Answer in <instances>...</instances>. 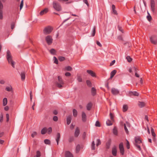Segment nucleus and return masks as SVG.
Segmentation results:
<instances>
[{"mask_svg":"<svg viewBox=\"0 0 157 157\" xmlns=\"http://www.w3.org/2000/svg\"><path fill=\"white\" fill-rule=\"evenodd\" d=\"M119 149H122L124 148L123 147V144L122 143H121L119 145Z\"/></svg>","mask_w":157,"mask_h":157,"instance_id":"obj_55","label":"nucleus"},{"mask_svg":"<svg viewBox=\"0 0 157 157\" xmlns=\"http://www.w3.org/2000/svg\"><path fill=\"white\" fill-rule=\"evenodd\" d=\"M40 152L39 151H37L36 152V155L34 157H40Z\"/></svg>","mask_w":157,"mask_h":157,"instance_id":"obj_38","label":"nucleus"},{"mask_svg":"<svg viewBox=\"0 0 157 157\" xmlns=\"http://www.w3.org/2000/svg\"><path fill=\"white\" fill-rule=\"evenodd\" d=\"M3 5L1 2L0 1V11H2Z\"/></svg>","mask_w":157,"mask_h":157,"instance_id":"obj_54","label":"nucleus"},{"mask_svg":"<svg viewBox=\"0 0 157 157\" xmlns=\"http://www.w3.org/2000/svg\"><path fill=\"white\" fill-rule=\"evenodd\" d=\"M65 69L67 71H71L72 70V69L71 67L68 66L65 67Z\"/></svg>","mask_w":157,"mask_h":157,"instance_id":"obj_40","label":"nucleus"},{"mask_svg":"<svg viewBox=\"0 0 157 157\" xmlns=\"http://www.w3.org/2000/svg\"><path fill=\"white\" fill-rule=\"evenodd\" d=\"M117 150L116 147H114L112 148V154L114 156H116L117 155Z\"/></svg>","mask_w":157,"mask_h":157,"instance_id":"obj_18","label":"nucleus"},{"mask_svg":"<svg viewBox=\"0 0 157 157\" xmlns=\"http://www.w3.org/2000/svg\"><path fill=\"white\" fill-rule=\"evenodd\" d=\"M21 79L22 80H25V74L24 72H21Z\"/></svg>","mask_w":157,"mask_h":157,"instance_id":"obj_31","label":"nucleus"},{"mask_svg":"<svg viewBox=\"0 0 157 157\" xmlns=\"http://www.w3.org/2000/svg\"><path fill=\"white\" fill-rule=\"evenodd\" d=\"M23 6V0H21L20 6V9L21 10Z\"/></svg>","mask_w":157,"mask_h":157,"instance_id":"obj_47","label":"nucleus"},{"mask_svg":"<svg viewBox=\"0 0 157 157\" xmlns=\"http://www.w3.org/2000/svg\"><path fill=\"white\" fill-rule=\"evenodd\" d=\"M65 75L66 76H69L71 75V74L69 72H67L65 74Z\"/></svg>","mask_w":157,"mask_h":157,"instance_id":"obj_64","label":"nucleus"},{"mask_svg":"<svg viewBox=\"0 0 157 157\" xmlns=\"http://www.w3.org/2000/svg\"><path fill=\"white\" fill-rule=\"evenodd\" d=\"M47 132V128H44L41 130V133L42 134L44 135Z\"/></svg>","mask_w":157,"mask_h":157,"instance_id":"obj_27","label":"nucleus"},{"mask_svg":"<svg viewBox=\"0 0 157 157\" xmlns=\"http://www.w3.org/2000/svg\"><path fill=\"white\" fill-rule=\"evenodd\" d=\"M92 104L91 102H90L87 104L86 105V109L88 110H90L92 107Z\"/></svg>","mask_w":157,"mask_h":157,"instance_id":"obj_24","label":"nucleus"},{"mask_svg":"<svg viewBox=\"0 0 157 157\" xmlns=\"http://www.w3.org/2000/svg\"><path fill=\"white\" fill-rule=\"evenodd\" d=\"M112 9L113 13L117 15V12L115 10L116 7L114 5H112Z\"/></svg>","mask_w":157,"mask_h":157,"instance_id":"obj_21","label":"nucleus"},{"mask_svg":"<svg viewBox=\"0 0 157 157\" xmlns=\"http://www.w3.org/2000/svg\"><path fill=\"white\" fill-rule=\"evenodd\" d=\"M127 141L126 143V147L128 149H129L130 148V144L129 141L127 140H126Z\"/></svg>","mask_w":157,"mask_h":157,"instance_id":"obj_53","label":"nucleus"},{"mask_svg":"<svg viewBox=\"0 0 157 157\" xmlns=\"http://www.w3.org/2000/svg\"><path fill=\"white\" fill-rule=\"evenodd\" d=\"M150 41L151 43L154 44H156L157 43V40H155L153 37H150Z\"/></svg>","mask_w":157,"mask_h":157,"instance_id":"obj_26","label":"nucleus"},{"mask_svg":"<svg viewBox=\"0 0 157 157\" xmlns=\"http://www.w3.org/2000/svg\"><path fill=\"white\" fill-rule=\"evenodd\" d=\"M48 11V8H45L43 10L41 11L40 13V15L41 16L47 13Z\"/></svg>","mask_w":157,"mask_h":157,"instance_id":"obj_14","label":"nucleus"},{"mask_svg":"<svg viewBox=\"0 0 157 157\" xmlns=\"http://www.w3.org/2000/svg\"><path fill=\"white\" fill-rule=\"evenodd\" d=\"M73 116L74 117H76L77 115L78 112L77 110L75 109H74L73 110Z\"/></svg>","mask_w":157,"mask_h":157,"instance_id":"obj_30","label":"nucleus"},{"mask_svg":"<svg viewBox=\"0 0 157 157\" xmlns=\"http://www.w3.org/2000/svg\"><path fill=\"white\" fill-rule=\"evenodd\" d=\"M15 23L14 22L12 23L11 24V28L12 29H13L15 27Z\"/></svg>","mask_w":157,"mask_h":157,"instance_id":"obj_59","label":"nucleus"},{"mask_svg":"<svg viewBox=\"0 0 157 157\" xmlns=\"http://www.w3.org/2000/svg\"><path fill=\"white\" fill-rule=\"evenodd\" d=\"M135 142L134 144L135 146L140 151L141 150V148L139 144L141 142V140L140 136H137L135 137Z\"/></svg>","mask_w":157,"mask_h":157,"instance_id":"obj_2","label":"nucleus"},{"mask_svg":"<svg viewBox=\"0 0 157 157\" xmlns=\"http://www.w3.org/2000/svg\"><path fill=\"white\" fill-rule=\"evenodd\" d=\"M111 93L114 95H117L119 93V91L117 89L113 88L111 89Z\"/></svg>","mask_w":157,"mask_h":157,"instance_id":"obj_7","label":"nucleus"},{"mask_svg":"<svg viewBox=\"0 0 157 157\" xmlns=\"http://www.w3.org/2000/svg\"><path fill=\"white\" fill-rule=\"evenodd\" d=\"M37 133L36 132H33L31 134V136L33 138H34V137L37 135Z\"/></svg>","mask_w":157,"mask_h":157,"instance_id":"obj_48","label":"nucleus"},{"mask_svg":"<svg viewBox=\"0 0 157 157\" xmlns=\"http://www.w3.org/2000/svg\"><path fill=\"white\" fill-rule=\"evenodd\" d=\"M109 115L110 119H111V121H114V120L113 119V114L111 113H110L109 114Z\"/></svg>","mask_w":157,"mask_h":157,"instance_id":"obj_42","label":"nucleus"},{"mask_svg":"<svg viewBox=\"0 0 157 157\" xmlns=\"http://www.w3.org/2000/svg\"><path fill=\"white\" fill-rule=\"evenodd\" d=\"M53 30V28L50 26H48L45 27L43 30V33L45 35L50 34Z\"/></svg>","mask_w":157,"mask_h":157,"instance_id":"obj_5","label":"nucleus"},{"mask_svg":"<svg viewBox=\"0 0 157 157\" xmlns=\"http://www.w3.org/2000/svg\"><path fill=\"white\" fill-rule=\"evenodd\" d=\"M101 142L100 139H98L97 141L96 146H98L101 144Z\"/></svg>","mask_w":157,"mask_h":157,"instance_id":"obj_46","label":"nucleus"},{"mask_svg":"<svg viewBox=\"0 0 157 157\" xmlns=\"http://www.w3.org/2000/svg\"><path fill=\"white\" fill-rule=\"evenodd\" d=\"M47 131H48V134H50L52 132V128L51 127L49 128L48 129H47Z\"/></svg>","mask_w":157,"mask_h":157,"instance_id":"obj_49","label":"nucleus"},{"mask_svg":"<svg viewBox=\"0 0 157 157\" xmlns=\"http://www.w3.org/2000/svg\"><path fill=\"white\" fill-rule=\"evenodd\" d=\"M3 19L2 11H0V19Z\"/></svg>","mask_w":157,"mask_h":157,"instance_id":"obj_60","label":"nucleus"},{"mask_svg":"<svg viewBox=\"0 0 157 157\" xmlns=\"http://www.w3.org/2000/svg\"><path fill=\"white\" fill-rule=\"evenodd\" d=\"M30 99L31 101H32V98H33V95L32 92L31 91L30 92Z\"/></svg>","mask_w":157,"mask_h":157,"instance_id":"obj_62","label":"nucleus"},{"mask_svg":"<svg viewBox=\"0 0 157 157\" xmlns=\"http://www.w3.org/2000/svg\"><path fill=\"white\" fill-rule=\"evenodd\" d=\"M5 90L8 92H10L12 93L13 92V88L11 85L6 86L5 88Z\"/></svg>","mask_w":157,"mask_h":157,"instance_id":"obj_11","label":"nucleus"},{"mask_svg":"<svg viewBox=\"0 0 157 157\" xmlns=\"http://www.w3.org/2000/svg\"><path fill=\"white\" fill-rule=\"evenodd\" d=\"M50 53L52 55H55L56 53V51L53 48L51 49L50 51Z\"/></svg>","mask_w":157,"mask_h":157,"instance_id":"obj_37","label":"nucleus"},{"mask_svg":"<svg viewBox=\"0 0 157 157\" xmlns=\"http://www.w3.org/2000/svg\"><path fill=\"white\" fill-rule=\"evenodd\" d=\"M120 152L121 153L122 155H123L124 154V148H123L122 149H120Z\"/></svg>","mask_w":157,"mask_h":157,"instance_id":"obj_56","label":"nucleus"},{"mask_svg":"<svg viewBox=\"0 0 157 157\" xmlns=\"http://www.w3.org/2000/svg\"><path fill=\"white\" fill-rule=\"evenodd\" d=\"M53 59L54 60V63L56 64H58V60L56 58L55 56H54L53 57Z\"/></svg>","mask_w":157,"mask_h":157,"instance_id":"obj_50","label":"nucleus"},{"mask_svg":"<svg viewBox=\"0 0 157 157\" xmlns=\"http://www.w3.org/2000/svg\"><path fill=\"white\" fill-rule=\"evenodd\" d=\"M80 133V131L78 127H77L75 129V132L74 136L76 137H77L78 136Z\"/></svg>","mask_w":157,"mask_h":157,"instance_id":"obj_13","label":"nucleus"},{"mask_svg":"<svg viewBox=\"0 0 157 157\" xmlns=\"http://www.w3.org/2000/svg\"><path fill=\"white\" fill-rule=\"evenodd\" d=\"M106 123L107 125L108 126H110V125H112V124H113L111 122V121L109 120H108L106 121Z\"/></svg>","mask_w":157,"mask_h":157,"instance_id":"obj_39","label":"nucleus"},{"mask_svg":"<svg viewBox=\"0 0 157 157\" xmlns=\"http://www.w3.org/2000/svg\"><path fill=\"white\" fill-rule=\"evenodd\" d=\"M86 83L87 85L90 86L91 85V82L89 80H87L86 81Z\"/></svg>","mask_w":157,"mask_h":157,"instance_id":"obj_63","label":"nucleus"},{"mask_svg":"<svg viewBox=\"0 0 157 157\" xmlns=\"http://www.w3.org/2000/svg\"><path fill=\"white\" fill-rule=\"evenodd\" d=\"M147 14H148V15L147 16V20L149 21H150L152 19V17L148 12H147Z\"/></svg>","mask_w":157,"mask_h":157,"instance_id":"obj_35","label":"nucleus"},{"mask_svg":"<svg viewBox=\"0 0 157 157\" xmlns=\"http://www.w3.org/2000/svg\"><path fill=\"white\" fill-rule=\"evenodd\" d=\"M45 39L48 45H51L52 43L53 39L51 36L50 35L47 36L45 37Z\"/></svg>","mask_w":157,"mask_h":157,"instance_id":"obj_6","label":"nucleus"},{"mask_svg":"<svg viewBox=\"0 0 157 157\" xmlns=\"http://www.w3.org/2000/svg\"><path fill=\"white\" fill-rule=\"evenodd\" d=\"M58 59L60 61H64L65 59V58L64 57L60 56L59 57Z\"/></svg>","mask_w":157,"mask_h":157,"instance_id":"obj_45","label":"nucleus"},{"mask_svg":"<svg viewBox=\"0 0 157 157\" xmlns=\"http://www.w3.org/2000/svg\"><path fill=\"white\" fill-rule=\"evenodd\" d=\"M91 94L93 96L96 94V89L94 87H92L91 88Z\"/></svg>","mask_w":157,"mask_h":157,"instance_id":"obj_25","label":"nucleus"},{"mask_svg":"<svg viewBox=\"0 0 157 157\" xmlns=\"http://www.w3.org/2000/svg\"><path fill=\"white\" fill-rule=\"evenodd\" d=\"M80 149V146L79 144H78L76 147V153H78Z\"/></svg>","mask_w":157,"mask_h":157,"instance_id":"obj_32","label":"nucleus"},{"mask_svg":"<svg viewBox=\"0 0 157 157\" xmlns=\"http://www.w3.org/2000/svg\"><path fill=\"white\" fill-rule=\"evenodd\" d=\"M59 2L62 3H65L66 4H68L72 3L73 1L70 0H58Z\"/></svg>","mask_w":157,"mask_h":157,"instance_id":"obj_8","label":"nucleus"},{"mask_svg":"<svg viewBox=\"0 0 157 157\" xmlns=\"http://www.w3.org/2000/svg\"><path fill=\"white\" fill-rule=\"evenodd\" d=\"M53 120L55 121H58V118L56 116H54L53 117Z\"/></svg>","mask_w":157,"mask_h":157,"instance_id":"obj_57","label":"nucleus"},{"mask_svg":"<svg viewBox=\"0 0 157 157\" xmlns=\"http://www.w3.org/2000/svg\"><path fill=\"white\" fill-rule=\"evenodd\" d=\"M113 133L115 135H117V131L116 127H114L113 129Z\"/></svg>","mask_w":157,"mask_h":157,"instance_id":"obj_34","label":"nucleus"},{"mask_svg":"<svg viewBox=\"0 0 157 157\" xmlns=\"http://www.w3.org/2000/svg\"><path fill=\"white\" fill-rule=\"evenodd\" d=\"M52 5L54 9L57 11H61L62 10L60 5L56 2H53L52 3Z\"/></svg>","mask_w":157,"mask_h":157,"instance_id":"obj_4","label":"nucleus"},{"mask_svg":"<svg viewBox=\"0 0 157 157\" xmlns=\"http://www.w3.org/2000/svg\"><path fill=\"white\" fill-rule=\"evenodd\" d=\"M6 121L8 122L9 120V114L8 113H7L6 114Z\"/></svg>","mask_w":157,"mask_h":157,"instance_id":"obj_58","label":"nucleus"},{"mask_svg":"<svg viewBox=\"0 0 157 157\" xmlns=\"http://www.w3.org/2000/svg\"><path fill=\"white\" fill-rule=\"evenodd\" d=\"M151 11L154 12L155 10V2L154 1H151Z\"/></svg>","mask_w":157,"mask_h":157,"instance_id":"obj_9","label":"nucleus"},{"mask_svg":"<svg viewBox=\"0 0 157 157\" xmlns=\"http://www.w3.org/2000/svg\"><path fill=\"white\" fill-rule=\"evenodd\" d=\"M7 103V100L6 98H4L3 100V106H6Z\"/></svg>","mask_w":157,"mask_h":157,"instance_id":"obj_29","label":"nucleus"},{"mask_svg":"<svg viewBox=\"0 0 157 157\" xmlns=\"http://www.w3.org/2000/svg\"><path fill=\"white\" fill-rule=\"evenodd\" d=\"M96 33V28L95 27H94L93 29V31L92 33V36H94Z\"/></svg>","mask_w":157,"mask_h":157,"instance_id":"obj_41","label":"nucleus"},{"mask_svg":"<svg viewBox=\"0 0 157 157\" xmlns=\"http://www.w3.org/2000/svg\"><path fill=\"white\" fill-rule=\"evenodd\" d=\"M128 106L126 105H123V111L124 112L127 111L128 109Z\"/></svg>","mask_w":157,"mask_h":157,"instance_id":"obj_28","label":"nucleus"},{"mask_svg":"<svg viewBox=\"0 0 157 157\" xmlns=\"http://www.w3.org/2000/svg\"><path fill=\"white\" fill-rule=\"evenodd\" d=\"M117 72V71L116 70H114L112 71L110 73V78H112L114 75H115Z\"/></svg>","mask_w":157,"mask_h":157,"instance_id":"obj_19","label":"nucleus"},{"mask_svg":"<svg viewBox=\"0 0 157 157\" xmlns=\"http://www.w3.org/2000/svg\"><path fill=\"white\" fill-rule=\"evenodd\" d=\"M138 105L139 107L142 108L145 105V103L143 102L139 101Z\"/></svg>","mask_w":157,"mask_h":157,"instance_id":"obj_22","label":"nucleus"},{"mask_svg":"<svg viewBox=\"0 0 157 157\" xmlns=\"http://www.w3.org/2000/svg\"><path fill=\"white\" fill-rule=\"evenodd\" d=\"M124 130L127 133V134H128L129 132L128 130V129L127 128L126 124H124Z\"/></svg>","mask_w":157,"mask_h":157,"instance_id":"obj_43","label":"nucleus"},{"mask_svg":"<svg viewBox=\"0 0 157 157\" xmlns=\"http://www.w3.org/2000/svg\"><path fill=\"white\" fill-rule=\"evenodd\" d=\"M60 138V134L59 133H58L57 134V138L56 139V140L57 142V144L58 145L59 144V142Z\"/></svg>","mask_w":157,"mask_h":157,"instance_id":"obj_20","label":"nucleus"},{"mask_svg":"<svg viewBox=\"0 0 157 157\" xmlns=\"http://www.w3.org/2000/svg\"><path fill=\"white\" fill-rule=\"evenodd\" d=\"M58 81H56L55 82V84L56 86L59 88H61L63 87V85L64 84L62 77L60 76H58Z\"/></svg>","mask_w":157,"mask_h":157,"instance_id":"obj_3","label":"nucleus"},{"mask_svg":"<svg viewBox=\"0 0 157 157\" xmlns=\"http://www.w3.org/2000/svg\"><path fill=\"white\" fill-rule=\"evenodd\" d=\"M71 117L70 116H69L67 117V123L68 125L70 124L71 121Z\"/></svg>","mask_w":157,"mask_h":157,"instance_id":"obj_23","label":"nucleus"},{"mask_svg":"<svg viewBox=\"0 0 157 157\" xmlns=\"http://www.w3.org/2000/svg\"><path fill=\"white\" fill-rule=\"evenodd\" d=\"M129 96H131L132 95L135 96H138L139 95V93L136 91L132 92V91H130L129 92Z\"/></svg>","mask_w":157,"mask_h":157,"instance_id":"obj_10","label":"nucleus"},{"mask_svg":"<svg viewBox=\"0 0 157 157\" xmlns=\"http://www.w3.org/2000/svg\"><path fill=\"white\" fill-rule=\"evenodd\" d=\"M87 72L92 77H95L96 76L95 73L91 70H87Z\"/></svg>","mask_w":157,"mask_h":157,"instance_id":"obj_17","label":"nucleus"},{"mask_svg":"<svg viewBox=\"0 0 157 157\" xmlns=\"http://www.w3.org/2000/svg\"><path fill=\"white\" fill-rule=\"evenodd\" d=\"M65 157H73V155L69 151H66L65 153Z\"/></svg>","mask_w":157,"mask_h":157,"instance_id":"obj_16","label":"nucleus"},{"mask_svg":"<svg viewBox=\"0 0 157 157\" xmlns=\"http://www.w3.org/2000/svg\"><path fill=\"white\" fill-rule=\"evenodd\" d=\"M126 59H127L128 62H131L132 60V59L129 56H127L126 57Z\"/></svg>","mask_w":157,"mask_h":157,"instance_id":"obj_44","label":"nucleus"},{"mask_svg":"<svg viewBox=\"0 0 157 157\" xmlns=\"http://www.w3.org/2000/svg\"><path fill=\"white\" fill-rule=\"evenodd\" d=\"M118 29L121 31L122 33H123V30L121 27H120L119 26H118Z\"/></svg>","mask_w":157,"mask_h":157,"instance_id":"obj_61","label":"nucleus"},{"mask_svg":"<svg viewBox=\"0 0 157 157\" xmlns=\"http://www.w3.org/2000/svg\"><path fill=\"white\" fill-rule=\"evenodd\" d=\"M44 142V143L46 144H50V141L48 139H45Z\"/></svg>","mask_w":157,"mask_h":157,"instance_id":"obj_36","label":"nucleus"},{"mask_svg":"<svg viewBox=\"0 0 157 157\" xmlns=\"http://www.w3.org/2000/svg\"><path fill=\"white\" fill-rule=\"evenodd\" d=\"M82 121L84 122L86 121V113L84 112H82Z\"/></svg>","mask_w":157,"mask_h":157,"instance_id":"obj_12","label":"nucleus"},{"mask_svg":"<svg viewBox=\"0 0 157 157\" xmlns=\"http://www.w3.org/2000/svg\"><path fill=\"white\" fill-rule=\"evenodd\" d=\"M77 79L78 82H82V79L80 76H78L77 77Z\"/></svg>","mask_w":157,"mask_h":157,"instance_id":"obj_52","label":"nucleus"},{"mask_svg":"<svg viewBox=\"0 0 157 157\" xmlns=\"http://www.w3.org/2000/svg\"><path fill=\"white\" fill-rule=\"evenodd\" d=\"M151 135L153 136V140L155 141V140L156 134L155 133L154 129L152 127L151 128Z\"/></svg>","mask_w":157,"mask_h":157,"instance_id":"obj_15","label":"nucleus"},{"mask_svg":"<svg viewBox=\"0 0 157 157\" xmlns=\"http://www.w3.org/2000/svg\"><path fill=\"white\" fill-rule=\"evenodd\" d=\"M91 148L92 150H94L95 149V144L94 141L92 142L91 144Z\"/></svg>","mask_w":157,"mask_h":157,"instance_id":"obj_33","label":"nucleus"},{"mask_svg":"<svg viewBox=\"0 0 157 157\" xmlns=\"http://www.w3.org/2000/svg\"><path fill=\"white\" fill-rule=\"evenodd\" d=\"M95 125L96 127H100V122L98 121H97L95 124Z\"/></svg>","mask_w":157,"mask_h":157,"instance_id":"obj_51","label":"nucleus"},{"mask_svg":"<svg viewBox=\"0 0 157 157\" xmlns=\"http://www.w3.org/2000/svg\"><path fill=\"white\" fill-rule=\"evenodd\" d=\"M6 58L9 63L10 64L13 68H15L14 64L15 63L12 60V56L9 50H7V51Z\"/></svg>","mask_w":157,"mask_h":157,"instance_id":"obj_1","label":"nucleus"}]
</instances>
